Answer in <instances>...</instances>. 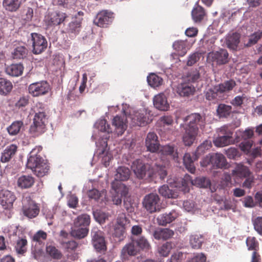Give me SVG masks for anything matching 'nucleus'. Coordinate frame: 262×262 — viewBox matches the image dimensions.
<instances>
[{"mask_svg":"<svg viewBox=\"0 0 262 262\" xmlns=\"http://www.w3.org/2000/svg\"><path fill=\"white\" fill-rule=\"evenodd\" d=\"M27 52L28 50L25 47L18 46L13 51V57L18 59L23 58L26 56Z\"/></svg>","mask_w":262,"mask_h":262,"instance_id":"nucleus-59","label":"nucleus"},{"mask_svg":"<svg viewBox=\"0 0 262 262\" xmlns=\"http://www.w3.org/2000/svg\"><path fill=\"white\" fill-rule=\"evenodd\" d=\"M168 165L167 162H163L162 164L155 163V168L161 179H164L167 174L166 166Z\"/></svg>","mask_w":262,"mask_h":262,"instance_id":"nucleus-57","label":"nucleus"},{"mask_svg":"<svg viewBox=\"0 0 262 262\" xmlns=\"http://www.w3.org/2000/svg\"><path fill=\"white\" fill-rule=\"evenodd\" d=\"M221 204L220 209L222 210H232L233 212L235 211V202L234 200L225 199L220 202Z\"/></svg>","mask_w":262,"mask_h":262,"instance_id":"nucleus-56","label":"nucleus"},{"mask_svg":"<svg viewBox=\"0 0 262 262\" xmlns=\"http://www.w3.org/2000/svg\"><path fill=\"white\" fill-rule=\"evenodd\" d=\"M262 37V30H259L249 37L248 42L246 44L247 47H250L255 44Z\"/></svg>","mask_w":262,"mask_h":262,"instance_id":"nucleus-58","label":"nucleus"},{"mask_svg":"<svg viewBox=\"0 0 262 262\" xmlns=\"http://www.w3.org/2000/svg\"><path fill=\"white\" fill-rule=\"evenodd\" d=\"M178 212L172 210L169 212L160 214L157 218L158 224L161 226H166L174 221L178 217Z\"/></svg>","mask_w":262,"mask_h":262,"instance_id":"nucleus-20","label":"nucleus"},{"mask_svg":"<svg viewBox=\"0 0 262 262\" xmlns=\"http://www.w3.org/2000/svg\"><path fill=\"white\" fill-rule=\"evenodd\" d=\"M47 234L46 232L42 230L38 231L32 237V245L35 247L38 244L40 245L42 243V241L47 238Z\"/></svg>","mask_w":262,"mask_h":262,"instance_id":"nucleus-54","label":"nucleus"},{"mask_svg":"<svg viewBox=\"0 0 262 262\" xmlns=\"http://www.w3.org/2000/svg\"><path fill=\"white\" fill-rule=\"evenodd\" d=\"M94 126L98 135L95 133L93 135L92 138L96 140V145L102 148V153L104 154L107 146V140L110 138V134H113V129L107 123V121L104 119L98 120L95 123Z\"/></svg>","mask_w":262,"mask_h":262,"instance_id":"nucleus-1","label":"nucleus"},{"mask_svg":"<svg viewBox=\"0 0 262 262\" xmlns=\"http://www.w3.org/2000/svg\"><path fill=\"white\" fill-rule=\"evenodd\" d=\"M235 82L233 80H230L224 82L221 84L216 85L215 90L219 91L225 98V93L231 91L235 86Z\"/></svg>","mask_w":262,"mask_h":262,"instance_id":"nucleus-38","label":"nucleus"},{"mask_svg":"<svg viewBox=\"0 0 262 262\" xmlns=\"http://www.w3.org/2000/svg\"><path fill=\"white\" fill-rule=\"evenodd\" d=\"M40 150L41 147H38L31 150L26 165L27 168L31 169L37 177H42L48 172L49 169L46 160L37 154Z\"/></svg>","mask_w":262,"mask_h":262,"instance_id":"nucleus-2","label":"nucleus"},{"mask_svg":"<svg viewBox=\"0 0 262 262\" xmlns=\"http://www.w3.org/2000/svg\"><path fill=\"white\" fill-rule=\"evenodd\" d=\"M142 204L146 210L150 213L159 212L164 208L160 197L155 193H150L145 195Z\"/></svg>","mask_w":262,"mask_h":262,"instance_id":"nucleus-6","label":"nucleus"},{"mask_svg":"<svg viewBox=\"0 0 262 262\" xmlns=\"http://www.w3.org/2000/svg\"><path fill=\"white\" fill-rule=\"evenodd\" d=\"M82 20V18L76 17V18H73L72 20L69 24L67 31L71 35V38L74 37L79 33Z\"/></svg>","mask_w":262,"mask_h":262,"instance_id":"nucleus-26","label":"nucleus"},{"mask_svg":"<svg viewBox=\"0 0 262 262\" xmlns=\"http://www.w3.org/2000/svg\"><path fill=\"white\" fill-rule=\"evenodd\" d=\"M89 232V229L86 227H76L73 225L71 230V235L77 238H82L85 237Z\"/></svg>","mask_w":262,"mask_h":262,"instance_id":"nucleus-47","label":"nucleus"},{"mask_svg":"<svg viewBox=\"0 0 262 262\" xmlns=\"http://www.w3.org/2000/svg\"><path fill=\"white\" fill-rule=\"evenodd\" d=\"M173 49L179 55L183 56L187 52L186 42L183 40H178L173 43Z\"/></svg>","mask_w":262,"mask_h":262,"instance_id":"nucleus-52","label":"nucleus"},{"mask_svg":"<svg viewBox=\"0 0 262 262\" xmlns=\"http://www.w3.org/2000/svg\"><path fill=\"white\" fill-rule=\"evenodd\" d=\"M128 193V187L121 182H113L111 184L110 193L113 204L120 205L122 203V199Z\"/></svg>","mask_w":262,"mask_h":262,"instance_id":"nucleus-7","label":"nucleus"},{"mask_svg":"<svg viewBox=\"0 0 262 262\" xmlns=\"http://www.w3.org/2000/svg\"><path fill=\"white\" fill-rule=\"evenodd\" d=\"M212 146L210 140L204 141L200 145H199L195 151V159H198L199 156L203 154L207 150H209Z\"/></svg>","mask_w":262,"mask_h":262,"instance_id":"nucleus-55","label":"nucleus"},{"mask_svg":"<svg viewBox=\"0 0 262 262\" xmlns=\"http://www.w3.org/2000/svg\"><path fill=\"white\" fill-rule=\"evenodd\" d=\"M17 150V146L12 144L7 146L2 152L1 161L3 163L9 161L15 155Z\"/></svg>","mask_w":262,"mask_h":262,"instance_id":"nucleus-27","label":"nucleus"},{"mask_svg":"<svg viewBox=\"0 0 262 262\" xmlns=\"http://www.w3.org/2000/svg\"><path fill=\"white\" fill-rule=\"evenodd\" d=\"M147 82L151 87L154 88L159 87L163 83V79L155 74V73H151L147 77Z\"/></svg>","mask_w":262,"mask_h":262,"instance_id":"nucleus-51","label":"nucleus"},{"mask_svg":"<svg viewBox=\"0 0 262 262\" xmlns=\"http://www.w3.org/2000/svg\"><path fill=\"white\" fill-rule=\"evenodd\" d=\"M130 176L129 169L125 166H119L117 168L114 176V182L123 181L127 180Z\"/></svg>","mask_w":262,"mask_h":262,"instance_id":"nucleus-30","label":"nucleus"},{"mask_svg":"<svg viewBox=\"0 0 262 262\" xmlns=\"http://www.w3.org/2000/svg\"><path fill=\"white\" fill-rule=\"evenodd\" d=\"M228 53L226 50L220 49L219 51L210 52L208 58L217 65L226 64L228 61Z\"/></svg>","mask_w":262,"mask_h":262,"instance_id":"nucleus-18","label":"nucleus"},{"mask_svg":"<svg viewBox=\"0 0 262 262\" xmlns=\"http://www.w3.org/2000/svg\"><path fill=\"white\" fill-rule=\"evenodd\" d=\"M33 111L35 114L33 123L29 129V133L32 137H36L44 133L47 118L43 109L39 110L36 106L33 108Z\"/></svg>","mask_w":262,"mask_h":262,"instance_id":"nucleus-3","label":"nucleus"},{"mask_svg":"<svg viewBox=\"0 0 262 262\" xmlns=\"http://www.w3.org/2000/svg\"><path fill=\"white\" fill-rule=\"evenodd\" d=\"M204 239L202 235L194 234L190 236L189 243L192 248L198 249L201 248Z\"/></svg>","mask_w":262,"mask_h":262,"instance_id":"nucleus-50","label":"nucleus"},{"mask_svg":"<svg viewBox=\"0 0 262 262\" xmlns=\"http://www.w3.org/2000/svg\"><path fill=\"white\" fill-rule=\"evenodd\" d=\"M13 88L11 82L4 78H0V94L7 95Z\"/></svg>","mask_w":262,"mask_h":262,"instance_id":"nucleus-42","label":"nucleus"},{"mask_svg":"<svg viewBox=\"0 0 262 262\" xmlns=\"http://www.w3.org/2000/svg\"><path fill=\"white\" fill-rule=\"evenodd\" d=\"M15 200L16 196L13 192L7 189L0 191V204L4 209L11 208Z\"/></svg>","mask_w":262,"mask_h":262,"instance_id":"nucleus-17","label":"nucleus"},{"mask_svg":"<svg viewBox=\"0 0 262 262\" xmlns=\"http://www.w3.org/2000/svg\"><path fill=\"white\" fill-rule=\"evenodd\" d=\"M88 194L90 199H94L102 206L105 205L107 201L106 191L105 190L99 191L96 189H92L88 191Z\"/></svg>","mask_w":262,"mask_h":262,"instance_id":"nucleus-22","label":"nucleus"},{"mask_svg":"<svg viewBox=\"0 0 262 262\" xmlns=\"http://www.w3.org/2000/svg\"><path fill=\"white\" fill-rule=\"evenodd\" d=\"M232 172L233 175L239 178H247L251 174L249 168L242 164H237Z\"/></svg>","mask_w":262,"mask_h":262,"instance_id":"nucleus-36","label":"nucleus"},{"mask_svg":"<svg viewBox=\"0 0 262 262\" xmlns=\"http://www.w3.org/2000/svg\"><path fill=\"white\" fill-rule=\"evenodd\" d=\"M172 247V243L166 242L159 248L158 252L161 256L166 257L169 254Z\"/></svg>","mask_w":262,"mask_h":262,"instance_id":"nucleus-60","label":"nucleus"},{"mask_svg":"<svg viewBox=\"0 0 262 262\" xmlns=\"http://www.w3.org/2000/svg\"><path fill=\"white\" fill-rule=\"evenodd\" d=\"M254 228L258 234L262 235V216H258L252 220Z\"/></svg>","mask_w":262,"mask_h":262,"instance_id":"nucleus-64","label":"nucleus"},{"mask_svg":"<svg viewBox=\"0 0 262 262\" xmlns=\"http://www.w3.org/2000/svg\"><path fill=\"white\" fill-rule=\"evenodd\" d=\"M212 164L218 168H224L227 164L226 158L222 154H212Z\"/></svg>","mask_w":262,"mask_h":262,"instance_id":"nucleus-39","label":"nucleus"},{"mask_svg":"<svg viewBox=\"0 0 262 262\" xmlns=\"http://www.w3.org/2000/svg\"><path fill=\"white\" fill-rule=\"evenodd\" d=\"M145 145L147 150L151 152H156L159 148L160 144L158 137L154 132L149 133L145 139Z\"/></svg>","mask_w":262,"mask_h":262,"instance_id":"nucleus-21","label":"nucleus"},{"mask_svg":"<svg viewBox=\"0 0 262 262\" xmlns=\"http://www.w3.org/2000/svg\"><path fill=\"white\" fill-rule=\"evenodd\" d=\"M217 136L213 140L214 145L217 147H224L230 144L233 132L228 126L224 125L216 130Z\"/></svg>","mask_w":262,"mask_h":262,"instance_id":"nucleus-10","label":"nucleus"},{"mask_svg":"<svg viewBox=\"0 0 262 262\" xmlns=\"http://www.w3.org/2000/svg\"><path fill=\"white\" fill-rule=\"evenodd\" d=\"M154 105L157 109L165 111L169 107L167 98L164 93L156 95L153 99Z\"/></svg>","mask_w":262,"mask_h":262,"instance_id":"nucleus-24","label":"nucleus"},{"mask_svg":"<svg viewBox=\"0 0 262 262\" xmlns=\"http://www.w3.org/2000/svg\"><path fill=\"white\" fill-rule=\"evenodd\" d=\"M32 43V52L35 54H38L43 52L47 47V41L42 35L36 33H31Z\"/></svg>","mask_w":262,"mask_h":262,"instance_id":"nucleus-15","label":"nucleus"},{"mask_svg":"<svg viewBox=\"0 0 262 262\" xmlns=\"http://www.w3.org/2000/svg\"><path fill=\"white\" fill-rule=\"evenodd\" d=\"M174 235V231L169 228H157L153 233V236L158 240H166L172 237Z\"/></svg>","mask_w":262,"mask_h":262,"instance_id":"nucleus-28","label":"nucleus"},{"mask_svg":"<svg viewBox=\"0 0 262 262\" xmlns=\"http://www.w3.org/2000/svg\"><path fill=\"white\" fill-rule=\"evenodd\" d=\"M124 114L122 116L117 115L112 120V125L114 127L113 134L119 136L122 135L127 128V123L130 121L128 118V111L123 108Z\"/></svg>","mask_w":262,"mask_h":262,"instance_id":"nucleus-11","label":"nucleus"},{"mask_svg":"<svg viewBox=\"0 0 262 262\" xmlns=\"http://www.w3.org/2000/svg\"><path fill=\"white\" fill-rule=\"evenodd\" d=\"M24 68L21 63H14L6 67V74L12 77H18L22 75Z\"/></svg>","mask_w":262,"mask_h":262,"instance_id":"nucleus-31","label":"nucleus"},{"mask_svg":"<svg viewBox=\"0 0 262 262\" xmlns=\"http://www.w3.org/2000/svg\"><path fill=\"white\" fill-rule=\"evenodd\" d=\"M139 250L138 247L136 245V243H134V241H133V238H132V242L127 244L122 249V254L124 256L126 255H135L137 253Z\"/></svg>","mask_w":262,"mask_h":262,"instance_id":"nucleus-43","label":"nucleus"},{"mask_svg":"<svg viewBox=\"0 0 262 262\" xmlns=\"http://www.w3.org/2000/svg\"><path fill=\"white\" fill-rule=\"evenodd\" d=\"M23 212L25 216L33 219L39 214L40 208L38 204L31 199L30 197L24 198L22 201Z\"/></svg>","mask_w":262,"mask_h":262,"instance_id":"nucleus-12","label":"nucleus"},{"mask_svg":"<svg viewBox=\"0 0 262 262\" xmlns=\"http://www.w3.org/2000/svg\"><path fill=\"white\" fill-rule=\"evenodd\" d=\"M181 185H176L178 189L184 193L189 191V185H198L200 187H207L210 185V182L205 177L197 178L194 181H193L190 176L186 174L184 178L180 180Z\"/></svg>","mask_w":262,"mask_h":262,"instance_id":"nucleus-8","label":"nucleus"},{"mask_svg":"<svg viewBox=\"0 0 262 262\" xmlns=\"http://www.w3.org/2000/svg\"><path fill=\"white\" fill-rule=\"evenodd\" d=\"M191 14L194 21L198 22L203 19L205 13L204 9L201 6H197L192 10Z\"/></svg>","mask_w":262,"mask_h":262,"instance_id":"nucleus-53","label":"nucleus"},{"mask_svg":"<svg viewBox=\"0 0 262 262\" xmlns=\"http://www.w3.org/2000/svg\"><path fill=\"white\" fill-rule=\"evenodd\" d=\"M92 242L94 248L99 252H104L106 250L104 233L97 228H93L91 231Z\"/></svg>","mask_w":262,"mask_h":262,"instance_id":"nucleus-13","label":"nucleus"},{"mask_svg":"<svg viewBox=\"0 0 262 262\" xmlns=\"http://www.w3.org/2000/svg\"><path fill=\"white\" fill-rule=\"evenodd\" d=\"M23 0H3V6L8 11L15 12L20 7Z\"/></svg>","mask_w":262,"mask_h":262,"instance_id":"nucleus-33","label":"nucleus"},{"mask_svg":"<svg viewBox=\"0 0 262 262\" xmlns=\"http://www.w3.org/2000/svg\"><path fill=\"white\" fill-rule=\"evenodd\" d=\"M176 92L181 96H189L193 94L195 88L189 83H182L177 86Z\"/></svg>","mask_w":262,"mask_h":262,"instance_id":"nucleus-29","label":"nucleus"},{"mask_svg":"<svg viewBox=\"0 0 262 262\" xmlns=\"http://www.w3.org/2000/svg\"><path fill=\"white\" fill-rule=\"evenodd\" d=\"M217 115L220 118H227L232 112V107L225 104H220L216 109Z\"/></svg>","mask_w":262,"mask_h":262,"instance_id":"nucleus-45","label":"nucleus"},{"mask_svg":"<svg viewBox=\"0 0 262 262\" xmlns=\"http://www.w3.org/2000/svg\"><path fill=\"white\" fill-rule=\"evenodd\" d=\"M216 86L210 89L206 93V98L210 101H217L224 99V96L219 91L215 90Z\"/></svg>","mask_w":262,"mask_h":262,"instance_id":"nucleus-41","label":"nucleus"},{"mask_svg":"<svg viewBox=\"0 0 262 262\" xmlns=\"http://www.w3.org/2000/svg\"><path fill=\"white\" fill-rule=\"evenodd\" d=\"M159 193L165 198L175 199L179 194L177 191L170 189L167 185H163L159 188Z\"/></svg>","mask_w":262,"mask_h":262,"instance_id":"nucleus-40","label":"nucleus"},{"mask_svg":"<svg viewBox=\"0 0 262 262\" xmlns=\"http://www.w3.org/2000/svg\"><path fill=\"white\" fill-rule=\"evenodd\" d=\"M184 123L181 124L180 127H186L189 129H196L199 132V128H202L205 125V118L199 113H192L182 118Z\"/></svg>","mask_w":262,"mask_h":262,"instance_id":"nucleus-9","label":"nucleus"},{"mask_svg":"<svg viewBox=\"0 0 262 262\" xmlns=\"http://www.w3.org/2000/svg\"><path fill=\"white\" fill-rule=\"evenodd\" d=\"M133 238V241L138 247L139 249L148 251L151 248L150 245L148 240L144 236H140L137 238Z\"/></svg>","mask_w":262,"mask_h":262,"instance_id":"nucleus-49","label":"nucleus"},{"mask_svg":"<svg viewBox=\"0 0 262 262\" xmlns=\"http://www.w3.org/2000/svg\"><path fill=\"white\" fill-rule=\"evenodd\" d=\"M23 125L24 122L22 121L16 120L13 121L6 129L10 136H14L19 134Z\"/></svg>","mask_w":262,"mask_h":262,"instance_id":"nucleus-37","label":"nucleus"},{"mask_svg":"<svg viewBox=\"0 0 262 262\" xmlns=\"http://www.w3.org/2000/svg\"><path fill=\"white\" fill-rule=\"evenodd\" d=\"M93 215L95 220L100 224H102L105 222V220L108 217L107 214L99 210L94 211Z\"/></svg>","mask_w":262,"mask_h":262,"instance_id":"nucleus-63","label":"nucleus"},{"mask_svg":"<svg viewBox=\"0 0 262 262\" xmlns=\"http://www.w3.org/2000/svg\"><path fill=\"white\" fill-rule=\"evenodd\" d=\"M205 70L203 67H200L198 69L191 71L188 74V80L191 82L197 81L202 74H204Z\"/></svg>","mask_w":262,"mask_h":262,"instance_id":"nucleus-46","label":"nucleus"},{"mask_svg":"<svg viewBox=\"0 0 262 262\" xmlns=\"http://www.w3.org/2000/svg\"><path fill=\"white\" fill-rule=\"evenodd\" d=\"M131 168L136 177L139 179L152 178L156 174L155 169L152 166L144 164L140 159L134 161Z\"/></svg>","mask_w":262,"mask_h":262,"instance_id":"nucleus-4","label":"nucleus"},{"mask_svg":"<svg viewBox=\"0 0 262 262\" xmlns=\"http://www.w3.org/2000/svg\"><path fill=\"white\" fill-rule=\"evenodd\" d=\"M50 90V85L47 81L33 83L29 86L28 91L33 97H39L47 94Z\"/></svg>","mask_w":262,"mask_h":262,"instance_id":"nucleus-14","label":"nucleus"},{"mask_svg":"<svg viewBox=\"0 0 262 262\" xmlns=\"http://www.w3.org/2000/svg\"><path fill=\"white\" fill-rule=\"evenodd\" d=\"M159 154L161 156V160L162 162L168 163L169 158L176 162H179V155L177 150L173 146L166 145L162 146L160 149Z\"/></svg>","mask_w":262,"mask_h":262,"instance_id":"nucleus-16","label":"nucleus"},{"mask_svg":"<svg viewBox=\"0 0 262 262\" xmlns=\"http://www.w3.org/2000/svg\"><path fill=\"white\" fill-rule=\"evenodd\" d=\"M128 118L130 121V124L133 125L144 126L149 123L151 119L149 118V113L145 108L135 109L128 108Z\"/></svg>","mask_w":262,"mask_h":262,"instance_id":"nucleus-5","label":"nucleus"},{"mask_svg":"<svg viewBox=\"0 0 262 262\" xmlns=\"http://www.w3.org/2000/svg\"><path fill=\"white\" fill-rule=\"evenodd\" d=\"M66 13L61 12H56L51 14L50 21L53 25H58L62 23L67 17Z\"/></svg>","mask_w":262,"mask_h":262,"instance_id":"nucleus-48","label":"nucleus"},{"mask_svg":"<svg viewBox=\"0 0 262 262\" xmlns=\"http://www.w3.org/2000/svg\"><path fill=\"white\" fill-rule=\"evenodd\" d=\"M246 244L249 250L256 251L258 248V243L254 237H248L246 239ZM259 255L256 251H254L252 253L251 262H259Z\"/></svg>","mask_w":262,"mask_h":262,"instance_id":"nucleus-25","label":"nucleus"},{"mask_svg":"<svg viewBox=\"0 0 262 262\" xmlns=\"http://www.w3.org/2000/svg\"><path fill=\"white\" fill-rule=\"evenodd\" d=\"M27 241L26 239L21 238L19 239L16 243L15 246V250L18 253H24L27 249Z\"/></svg>","mask_w":262,"mask_h":262,"instance_id":"nucleus-62","label":"nucleus"},{"mask_svg":"<svg viewBox=\"0 0 262 262\" xmlns=\"http://www.w3.org/2000/svg\"><path fill=\"white\" fill-rule=\"evenodd\" d=\"M46 252L48 255L54 259H59L61 256L60 251L53 246H47L46 247Z\"/></svg>","mask_w":262,"mask_h":262,"instance_id":"nucleus-61","label":"nucleus"},{"mask_svg":"<svg viewBox=\"0 0 262 262\" xmlns=\"http://www.w3.org/2000/svg\"><path fill=\"white\" fill-rule=\"evenodd\" d=\"M240 35L237 33L229 34L226 39V44L228 48L236 50L239 43Z\"/></svg>","mask_w":262,"mask_h":262,"instance_id":"nucleus-32","label":"nucleus"},{"mask_svg":"<svg viewBox=\"0 0 262 262\" xmlns=\"http://www.w3.org/2000/svg\"><path fill=\"white\" fill-rule=\"evenodd\" d=\"M183 128L185 130L182 137L183 142L185 146H189L191 145L195 141L199 132L196 130V129H194V128L192 129L186 127Z\"/></svg>","mask_w":262,"mask_h":262,"instance_id":"nucleus-23","label":"nucleus"},{"mask_svg":"<svg viewBox=\"0 0 262 262\" xmlns=\"http://www.w3.org/2000/svg\"><path fill=\"white\" fill-rule=\"evenodd\" d=\"M113 19V13L105 10L100 12L97 15L94 20V23L99 27H105L107 25L112 22Z\"/></svg>","mask_w":262,"mask_h":262,"instance_id":"nucleus-19","label":"nucleus"},{"mask_svg":"<svg viewBox=\"0 0 262 262\" xmlns=\"http://www.w3.org/2000/svg\"><path fill=\"white\" fill-rule=\"evenodd\" d=\"M34 183V178L29 175H24L20 177L17 180V185L21 188H28L31 187Z\"/></svg>","mask_w":262,"mask_h":262,"instance_id":"nucleus-34","label":"nucleus"},{"mask_svg":"<svg viewBox=\"0 0 262 262\" xmlns=\"http://www.w3.org/2000/svg\"><path fill=\"white\" fill-rule=\"evenodd\" d=\"M195 156V153L194 154ZM195 157L193 159L189 153H186L183 156V163L185 166L186 168L191 173H193L195 172V168L194 166L193 161L196 160Z\"/></svg>","mask_w":262,"mask_h":262,"instance_id":"nucleus-44","label":"nucleus"},{"mask_svg":"<svg viewBox=\"0 0 262 262\" xmlns=\"http://www.w3.org/2000/svg\"><path fill=\"white\" fill-rule=\"evenodd\" d=\"M91 218L87 214H82L78 216L74 221V225L76 227H86L90 225Z\"/></svg>","mask_w":262,"mask_h":262,"instance_id":"nucleus-35","label":"nucleus"}]
</instances>
